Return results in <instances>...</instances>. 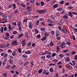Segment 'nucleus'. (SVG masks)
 Wrapping results in <instances>:
<instances>
[{"mask_svg": "<svg viewBox=\"0 0 77 77\" xmlns=\"http://www.w3.org/2000/svg\"><path fill=\"white\" fill-rule=\"evenodd\" d=\"M10 45V44L9 43H8L6 44L5 45H0V47L1 48H5V47H9V46Z\"/></svg>", "mask_w": 77, "mask_h": 77, "instance_id": "f257e3e1", "label": "nucleus"}, {"mask_svg": "<svg viewBox=\"0 0 77 77\" xmlns=\"http://www.w3.org/2000/svg\"><path fill=\"white\" fill-rule=\"evenodd\" d=\"M66 44V43L65 42H63L60 45V47L62 48H65L66 47V46H65Z\"/></svg>", "mask_w": 77, "mask_h": 77, "instance_id": "f03ea898", "label": "nucleus"}, {"mask_svg": "<svg viewBox=\"0 0 77 77\" xmlns=\"http://www.w3.org/2000/svg\"><path fill=\"white\" fill-rule=\"evenodd\" d=\"M12 45L13 46H16L17 45H18V43L16 41H14L12 42Z\"/></svg>", "mask_w": 77, "mask_h": 77, "instance_id": "7ed1b4c3", "label": "nucleus"}, {"mask_svg": "<svg viewBox=\"0 0 77 77\" xmlns=\"http://www.w3.org/2000/svg\"><path fill=\"white\" fill-rule=\"evenodd\" d=\"M63 23H64V20L63 19H62L60 22H59V25L60 26V25H62V24H63Z\"/></svg>", "mask_w": 77, "mask_h": 77, "instance_id": "20e7f679", "label": "nucleus"}, {"mask_svg": "<svg viewBox=\"0 0 77 77\" xmlns=\"http://www.w3.org/2000/svg\"><path fill=\"white\" fill-rule=\"evenodd\" d=\"M37 12H38V13L42 14V13H45V10H37Z\"/></svg>", "mask_w": 77, "mask_h": 77, "instance_id": "39448f33", "label": "nucleus"}, {"mask_svg": "<svg viewBox=\"0 0 77 77\" xmlns=\"http://www.w3.org/2000/svg\"><path fill=\"white\" fill-rule=\"evenodd\" d=\"M33 26V23L31 22L29 23V27L30 29H32V26Z\"/></svg>", "mask_w": 77, "mask_h": 77, "instance_id": "423d86ee", "label": "nucleus"}, {"mask_svg": "<svg viewBox=\"0 0 77 77\" xmlns=\"http://www.w3.org/2000/svg\"><path fill=\"white\" fill-rule=\"evenodd\" d=\"M8 54L7 53H6L4 54V56H3V59H6V58L8 57Z\"/></svg>", "mask_w": 77, "mask_h": 77, "instance_id": "0eeeda50", "label": "nucleus"}, {"mask_svg": "<svg viewBox=\"0 0 77 77\" xmlns=\"http://www.w3.org/2000/svg\"><path fill=\"white\" fill-rule=\"evenodd\" d=\"M55 35L56 36H58L59 35V31L57 30H56L55 32Z\"/></svg>", "mask_w": 77, "mask_h": 77, "instance_id": "6e6552de", "label": "nucleus"}, {"mask_svg": "<svg viewBox=\"0 0 77 77\" xmlns=\"http://www.w3.org/2000/svg\"><path fill=\"white\" fill-rule=\"evenodd\" d=\"M68 15L71 17H73V15H72V13H71V11H69L68 12Z\"/></svg>", "mask_w": 77, "mask_h": 77, "instance_id": "1a4fd4ad", "label": "nucleus"}, {"mask_svg": "<svg viewBox=\"0 0 77 77\" xmlns=\"http://www.w3.org/2000/svg\"><path fill=\"white\" fill-rule=\"evenodd\" d=\"M17 24L18 27L20 26L21 25V21H18L17 22Z\"/></svg>", "mask_w": 77, "mask_h": 77, "instance_id": "9d476101", "label": "nucleus"}, {"mask_svg": "<svg viewBox=\"0 0 77 77\" xmlns=\"http://www.w3.org/2000/svg\"><path fill=\"white\" fill-rule=\"evenodd\" d=\"M59 6V5H58V4H56L54 5L53 6V7L54 9H56V8L57 7V6Z\"/></svg>", "mask_w": 77, "mask_h": 77, "instance_id": "9b49d317", "label": "nucleus"}, {"mask_svg": "<svg viewBox=\"0 0 77 77\" xmlns=\"http://www.w3.org/2000/svg\"><path fill=\"white\" fill-rule=\"evenodd\" d=\"M8 21V20H2L1 21V23H6Z\"/></svg>", "mask_w": 77, "mask_h": 77, "instance_id": "f8f14e48", "label": "nucleus"}, {"mask_svg": "<svg viewBox=\"0 0 77 77\" xmlns=\"http://www.w3.org/2000/svg\"><path fill=\"white\" fill-rule=\"evenodd\" d=\"M63 9V8H59L57 9V11H59L60 12Z\"/></svg>", "mask_w": 77, "mask_h": 77, "instance_id": "ddd939ff", "label": "nucleus"}, {"mask_svg": "<svg viewBox=\"0 0 77 77\" xmlns=\"http://www.w3.org/2000/svg\"><path fill=\"white\" fill-rule=\"evenodd\" d=\"M63 32L64 33H67L66 29L65 28V27H63Z\"/></svg>", "mask_w": 77, "mask_h": 77, "instance_id": "4468645a", "label": "nucleus"}, {"mask_svg": "<svg viewBox=\"0 0 77 77\" xmlns=\"http://www.w3.org/2000/svg\"><path fill=\"white\" fill-rule=\"evenodd\" d=\"M27 11H32V8L30 6H28L27 7Z\"/></svg>", "mask_w": 77, "mask_h": 77, "instance_id": "2eb2a0df", "label": "nucleus"}, {"mask_svg": "<svg viewBox=\"0 0 77 77\" xmlns=\"http://www.w3.org/2000/svg\"><path fill=\"white\" fill-rule=\"evenodd\" d=\"M45 53L46 54H49V55H51V53L49 51H46Z\"/></svg>", "mask_w": 77, "mask_h": 77, "instance_id": "dca6fc26", "label": "nucleus"}, {"mask_svg": "<svg viewBox=\"0 0 77 77\" xmlns=\"http://www.w3.org/2000/svg\"><path fill=\"white\" fill-rule=\"evenodd\" d=\"M8 28L9 29V31H11V30H12V29L11 28V25L9 24L8 25Z\"/></svg>", "mask_w": 77, "mask_h": 77, "instance_id": "f3484780", "label": "nucleus"}, {"mask_svg": "<svg viewBox=\"0 0 77 77\" xmlns=\"http://www.w3.org/2000/svg\"><path fill=\"white\" fill-rule=\"evenodd\" d=\"M20 6L22 7H23V8H26V5L25 4L23 3H21Z\"/></svg>", "mask_w": 77, "mask_h": 77, "instance_id": "a211bd4d", "label": "nucleus"}, {"mask_svg": "<svg viewBox=\"0 0 77 77\" xmlns=\"http://www.w3.org/2000/svg\"><path fill=\"white\" fill-rule=\"evenodd\" d=\"M9 62L10 64H13V63H14V62H13V61L12 59L9 60Z\"/></svg>", "mask_w": 77, "mask_h": 77, "instance_id": "6ab92c4d", "label": "nucleus"}, {"mask_svg": "<svg viewBox=\"0 0 77 77\" xmlns=\"http://www.w3.org/2000/svg\"><path fill=\"white\" fill-rule=\"evenodd\" d=\"M31 53V52L30 51H28L25 52V54H30Z\"/></svg>", "mask_w": 77, "mask_h": 77, "instance_id": "aec40b11", "label": "nucleus"}, {"mask_svg": "<svg viewBox=\"0 0 77 77\" xmlns=\"http://www.w3.org/2000/svg\"><path fill=\"white\" fill-rule=\"evenodd\" d=\"M43 71V70L42 69H40L38 71V74H41L42 72Z\"/></svg>", "mask_w": 77, "mask_h": 77, "instance_id": "412c9836", "label": "nucleus"}, {"mask_svg": "<svg viewBox=\"0 0 77 77\" xmlns=\"http://www.w3.org/2000/svg\"><path fill=\"white\" fill-rule=\"evenodd\" d=\"M12 6L13 7V9H15L16 8V5L15 4H13Z\"/></svg>", "mask_w": 77, "mask_h": 77, "instance_id": "4be33fe9", "label": "nucleus"}, {"mask_svg": "<svg viewBox=\"0 0 77 77\" xmlns=\"http://www.w3.org/2000/svg\"><path fill=\"white\" fill-rule=\"evenodd\" d=\"M22 57L23 58H27V57L28 56H27V55L26 54H23L22 56Z\"/></svg>", "mask_w": 77, "mask_h": 77, "instance_id": "5701e85b", "label": "nucleus"}, {"mask_svg": "<svg viewBox=\"0 0 77 77\" xmlns=\"http://www.w3.org/2000/svg\"><path fill=\"white\" fill-rule=\"evenodd\" d=\"M47 21L48 23H51V22H52V20L51 19H48Z\"/></svg>", "mask_w": 77, "mask_h": 77, "instance_id": "b1692460", "label": "nucleus"}, {"mask_svg": "<svg viewBox=\"0 0 77 77\" xmlns=\"http://www.w3.org/2000/svg\"><path fill=\"white\" fill-rule=\"evenodd\" d=\"M72 15H77V13L75 12H72Z\"/></svg>", "mask_w": 77, "mask_h": 77, "instance_id": "393cba45", "label": "nucleus"}, {"mask_svg": "<svg viewBox=\"0 0 77 77\" xmlns=\"http://www.w3.org/2000/svg\"><path fill=\"white\" fill-rule=\"evenodd\" d=\"M38 17H39L38 16H33L32 18H33L34 19H36V18H37Z\"/></svg>", "mask_w": 77, "mask_h": 77, "instance_id": "a878e982", "label": "nucleus"}, {"mask_svg": "<svg viewBox=\"0 0 77 77\" xmlns=\"http://www.w3.org/2000/svg\"><path fill=\"white\" fill-rule=\"evenodd\" d=\"M46 38H47V37L46 36L44 37L43 38L41 39V40H42V41H44L46 39Z\"/></svg>", "mask_w": 77, "mask_h": 77, "instance_id": "bb28decb", "label": "nucleus"}, {"mask_svg": "<svg viewBox=\"0 0 77 77\" xmlns=\"http://www.w3.org/2000/svg\"><path fill=\"white\" fill-rule=\"evenodd\" d=\"M5 36L9 38V34L8 32L5 33Z\"/></svg>", "mask_w": 77, "mask_h": 77, "instance_id": "cd10ccee", "label": "nucleus"}, {"mask_svg": "<svg viewBox=\"0 0 77 77\" xmlns=\"http://www.w3.org/2000/svg\"><path fill=\"white\" fill-rule=\"evenodd\" d=\"M59 56L60 57H63L64 55L62 54H60L59 55Z\"/></svg>", "mask_w": 77, "mask_h": 77, "instance_id": "c85d7f7f", "label": "nucleus"}, {"mask_svg": "<svg viewBox=\"0 0 77 77\" xmlns=\"http://www.w3.org/2000/svg\"><path fill=\"white\" fill-rule=\"evenodd\" d=\"M63 18H64V19H68V16H66V15H64L63 16Z\"/></svg>", "mask_w": 77, "mask_h": 77, "instance_id": "c756f323", "label": "nucleus"}, {"mask_svg": "<svg viewBox=\"0 0 77 77\" xmlns=\"http://www.w3.org/2000/svg\"><path fill=\"white\" fill-rule=\"evenodd\" d=\"M66 61H67V62H69V60H70V59H69V58L68 57H66Z\"/></svg>", "mask_w": 77, "mask_h": 77, "instance_id": "7c9ffc66", "label": "nucleus"}, {"mask_svg": "<svg viewBox=\"0 0 77 77\" xmlns=\"http://www.w3.org/2000/svg\"><path fill=\"white\" fill-rule=\"evenodd\" d=\"M18 51L19 53H21V49L20 48H18Z\"/></svg>", "mask_w": 77, "mask_h": 77, "instance_id": "2f4dec72", "label": "nucleus"}, {"mask_svg": "<svg viewBox=\"0 0 77 77\" xmlns=\"http://www.w3.org/2000/svg\"><path fill=\"white\" fill-rule=\"evenodd\" d=\"M49 71H50L51 72H53V69L52 68H50L49 69Z\"/></svg>", "mask_w": 77, "mask_h": 77, "instance_id": "473e14b6", "label": "nucleus"}, {"mask_svg": "<svg viewBox=\"0 0 77 77\" xmlns=\"http://www.w3.org/2000/svg\"><path fill=\"white\" fill-rule=\"evenodd\" d=\"M51 33L52 35H54L55 34V32H54V31L52 30L51 31Z\"/></svg>", "mask_w": 77, "mask_h": 77, "instance_id": "72a5a7b5", "label": "nucleus"}, {"mask_svg": "<svg viewBox=\"0 0 77 77\" xmlns=\"http://www.w3.org/2000/svg\"><path fill=\"white\" fill-rule=\"evenodd\" d=\"M46 57L47 58V59H50L51 57V56L49 55H48L46 56Z\"/></svg>", "mask_w": 77, "mask_h": 77, "instance_id": "f704fd0d", "label": "nucleus"}, {"mask_svg": "<svg viewBox=\"0 0 77 77\" xmlns=\"http://www.w3.org/2000/svg\"><path fill=\"white\" fill-rule=\"evenodd\" d=\"M13 17V16L11 15H9L8 16V18L9 19L11 18H12Z\"/></svg>", "mask_w": 77, "mask_h": 77, "instance_id": "c9c22d12", "label": "nucleus"}, {"mask_svg": "<svg viewBox=\"0 0 77 77\" xmlns=\"http://www.w3.org/2000/svg\"><path fill=\"white\" fill-rule=\"evenodd\" d=\"M26 42H23L22 44V47H24L26 45Z\"/></svg>", "mask_w": 77, "mask_h": 77, "instance_id": "e433bc0d", "label": "nucleus"}, {"mask_svg": "<svg viewBox=\"0 0 77 77\" xmlns=\"http://www.w3.org/2000/svg\"><path fill=\"white\" fill-rule=\"evenodd\" d=\"M12 24L13 26H17V23L15 22H13Z\"/></svg>", "mask_w": 77, "mask_h": 77, "instance_id": "4c0bfd02", "label": "nucleus"}, {"mask_svg": "<svg viewBox=\"0 0 77 77\" xmlns=\"http://www.w3.org/2000/svg\"><path fill=\"white\" fill-rule=\"evenodd\" d=\"M66 42H67V43H66V44H67V45H70V44H71V42L68 41H66Z\"/></svg>", "mask_w": 77, "mask_h": 77, "instance_id": "58836bf2", "label": "nucleus"}, {"mask_svg": "<svg viewBox=\"0 0 77 77\" xmlns=\"http://www.w3.org/2000/svg\"><path fill=\"white\" fill-rule=\"evenodd\" d=\"M31 45H32V43L31 42L27 44L28 47H30Z\"/></svg>", "mask_w": 77, "mask_h": 77, "instance_id": "ea45409f", "label": "nucleus"}, {"mask_svg": "<svg viewBox=\"0 0 77 77\" xmlns=\"http://www.w3.org/2000/svg\"><path fill=\"white\" fill-rule=\"evenodd\" d=\"M49 35V34H48V33L47 32H46L45 34V36H48Z\"/></svg>", "mask_w": 77, "mask_h": 77, "instance_id": "a19ab883", "label": "nucleus"}, {"mask_svg": "<svg viewBox=\"0 0 77 77\" xmlns=\"http://www.w3.org/2000/svg\"><path fill=\"white\" fill-rule=\"evenodd\" d=\"M12 56H15L16 55V52H13L12 54Z\"/></svg>", "mask_w": 77, "mask_h": 77, "instance_id": "79ce46f5", "label": "nucleus"}, {"mask_svg": "<svg viewBox=\"0 0 77 77\" xmlns=\"http://www.w3.org/2000/svg\"><path fill=\"white\" fill-rule=\"evenodd\" d=\"M68 68L70 69H72V67L71 66L69 65L68 66Z\"/></svg>", "mask_w": 77, "mask_h": 77, "instance_id": "37998d69", "label": "nucleus"}, {"mask_svg": "<svg viewBox=\"0 0 77 77\" xmlns=\"http://www.w3.org/2000/svg\"><path fill=\"white\" fill-rule=\"evenodd\" d=\"M11 65H8L7 66L6 68L7 69H9L11 68Z\"/></svg>", "mask_w": 77, "mask_h": 77, "instance_id": "c03bdc74", "label": "nucleus"}, {"mask_svg": "<svg viewBox=\"0 0 77 77\" xmlns=\"http://www.w3.org/2000/svg\"><path fill=\"white\" fill-rule=\"evenodd\" d=\"M39 24V20H38L37 21L36 23V25L37 26H38Z\"/></svg>", "mask_w": 77, "mask_h": 77, "instance_id": "a18cd8bd", "label": "nucleus"}, {"mask_svg": "<svg viewBox=\"0 0 77 77\" xmlns=\"http://www.w3.org/2000/svg\"><path fill=\"white\" fill-rule=\"evenodd\" d=\"M50 17L51 18L52 20H54V16L52 15Z\"/></svg>", "mask_w": 77, "mask_h": 77, "instance_id": "49530a36", "label": "nucleus"}, {"mask_svg": "<svg viewBox=\"0 0 77 77\" xmlns=\"http://www.w3.org/2000/svg\"><path fill=\"white\" fill-rule=\"evenodd\" d=\"M72 54L73 55V54H75L76 53V52L75 51H72L71 52Z\"/></svg>", "mask_w": 77, "mask_h": 77, "instance_id": "de8ad7c7", "label": "nucleus"}, {"mask_svg": "<svg viewBox=\"0 0 77 77\" xmlns=\"http://www.w3.org/2000/svg\"><path fill=\"white\" fill-rule=\"evenodd\" d=\"M23 36V34H20L18 35V38H21V37L22 36Z\"/></svg>", "mask_w": 77, "mask_h": 77, "instance_id": "09e8293b", "label": "nucleus"}, {"mask_svg": "<svg viewBox=\"0 0 77 77\" xmlns=\"http://www.w3.org/2000/svg\"><path fill=\"white\" fill-rule=\"evenodd\" d=\"M61 64H62V62L60 61L59 62L57 63V65H61Z\"/></svg>", "mask_w": 77, "mask_h": 77, "instance_id": "8fccbe9b", "label": "nucleus"}, {"mask_svg": "<svg viewBox=\"0 0 77 77\" xmlns=\"http://www.w3.org/2000/svg\"><path fill=\"white\" fill-rule=\"evenodd\" d=\"M54 45V43L53 42H51L50 43V45L51 46H53Z\"/></svg>", "mask_w": 77, "mask_h": 77, "instance_id": "3c124183", "label": "nucleus"}, {"mask_svg": "<svg viewBox=\"0 0 77 77\" xmlns=\"http://www.w3.org/2000/svg\"><path fill=\"white\" fill-rule=\"evenodd\" d=\"M35 30L36 33H38V30L37 29H35Z\"/></svg>", "mask_w": 77, "mask_h": 77, "instance_id": "603ef678", "label": "nucleus"}, {"mask_svg": "<svg viewBox=\"0 0 77 77\" xmlns=\"http://www.w3.org/2000/svg\"><path fill=\"white\" fill-rule=\"evenodd\" d=\"M56 54L55 53H53L52 54V57H54V56H56Z\"/></svg>", "mask_w": 77, "mask_h": 77, "instance_id": "864d4df0", "label": "nucleus"}, {"mask_svg": "<svg viewBox=\"0 0 77 77\" xmlns=\"http://www.w3.org/2000/svg\"><path fill=\"white\" fill-rule=\"evenodd\" d=\"M2 17H3V18H7V15H6V14H4L2 15Z\"/></svg>", "mask_w": 77, "mask_h": 77, "instance_id": "5fc2aeb1", "label": "nucleus"}, {"mask_svg": "<svg viewBox=\"0 0 77 77\" xmlns=\"http://www.w3.org/2000/svg\"><path fill=\"white\" fill-rule=\"evenodd\" d=\"M40 30H41V31H44V30H45V29L44 28H41Z\"/></svg>", "mask_w": 77, "mask_h": 77, "instance_id": "6e6d98bb", "label": "nucleus"}, {"mask_svg": "<svg viewBox=\"0 0 77 77\" xmlns=\"http://www.w3.org/2000/svg\"><path fill=\"white\" fill-rule=\"evenodd\" d=\"M55 64H53V63H51L49 64V66H55Z\"/></svg>", "mask_w": 77, "mask_h": 77, "instance_id": "4d7b16f0", "label": "nucleus"}, {"mask_svg": "<svg viewBox=\"0 0 77 77\" xmlns=\"http://www.w3.org/2000/svg\"><path fill=\"white\" fill-rule=\"evenodd\" d=\"M4 39H5V40H8V37L7 36L4 37Z\"/></svg>", "mask_w": 77, "mask_h": 77, "instance_id": "13d9d810", "label": "nucleus"}, {"mask_svg": "<svg viewBox=\"0 0 77 77\" xmlns=\"http://www.w3.org/2000/svg\"><path fill=\"white\" fill-rule=\"evenodd\" d=\"M68 9H73V7L71 6H70L69 7H68Z\"/></svg>", "mask_w": 77, "mask_h": 77, "instance_id": "bf43d9fd", "label": "nucleus"}, {"mask_svg": "<svg viewBox=\"0 0 77 77\" xmlns=\"http://www.w3.org/2000/svg\"><path fill=\"white\" fill-rule=\"evenodd\" d=\"M46 72H47V71L45 70H43V74H45Z\"/></svg>", "mask_w": 77, "mask_h": 77, "instance_id": "052dcab7", "label": "nucleus"}, {"mask_svg": "<svg viewBox=\"0 0 77 77\" xmlns=\"http://www.w3.org/2000/svg\"><path fill=\"white\" fill-rule=\"evenodd\" d=\"M27 19L26 18L23 20V22L25 23V22H27Z\"/></svg>", "mask_w": 77, "mask_h": 77, "instance_id": "680f3d73", "label": "nucleus"}, {"mask_svg": "<svg viewBox=\"0 0 77 77\" xmlns=\"http://www.w3.org/2000/svg\"><path fill=\"white\" fill-rule=\"evenodd\" d=\"M59 49H60V48H59V46H57V51H59Z\"/></svg>", "mask_w": 77, "mask_h": 77, "instance_id": "e2e57ef3", "label": "nucleus"}, {"mask_svg": "<svg viewBox=\"0 0 77 77\" xmlns=\"http://www.w3.org/2000/svg\"><path fill=\"white\" fill-rule=\"evenodd\" d=\"M51 24L53 25V26H54V25H56V23L54 22H51Z\"/></svg>", "mask_w": 77, "mask_h": 77, "instance_id": "0e129e2a", "label": "nucleus"}, {"mask_svg": "<svg viewBox=\"0 0 77 77\" xmlns=\"http://www.w3.org/2000/svg\"><path fill=\"white\" fill-rule=\"evenodd\" d=\"M7 51L8 52H9V53H12V51L10 49H8L7 50Z\"/></svg>", "mask_w": 77, "mask_h": 77, "instance_id": "69168bd1", "label": "nucleus"}, {"mask_svg": "<svg viewBox=\"0 0 77 77\" xmlns=\"http://www.w3.org/2000/svg\"><path fill=\"white\" fill-rule=\"evenodd\" d=\"M73 30L75 32H77V28H74Z\"/></svg>", "mask_w": 77, "mask_h": 77, "instance_id": "338daca9", "label": "nucleus"}, {"mask_svg": "<svg viewBox=\"0 0 77 77\" xmlns=\"http://www.w3.org/2000/svg\"><path fill=\"white\" fill-rule=\"evenodd\" d=\"M74 59L75 60H77V55H75L74 57Z\"/></svg>", "mask_w": 77, "mask_h": 77, "instance_id": "774afa93", "label": "nucleus"}]
</instances>
